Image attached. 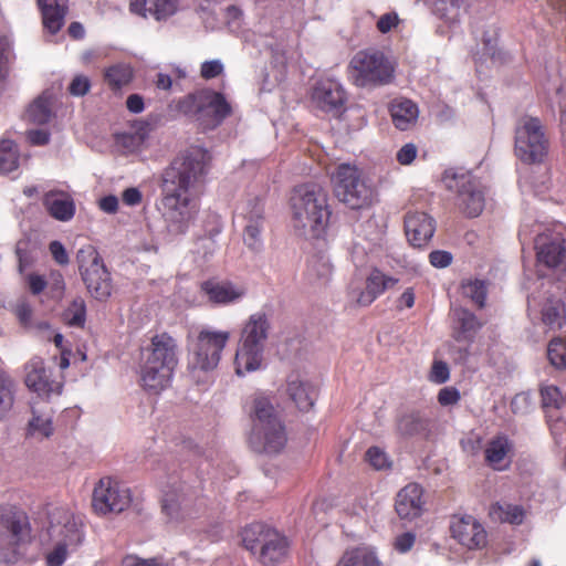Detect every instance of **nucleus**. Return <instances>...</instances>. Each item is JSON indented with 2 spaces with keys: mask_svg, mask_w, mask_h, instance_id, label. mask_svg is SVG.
<instances>
[{
  "mask_svg": "<svg viewBox=\"0 0 566 566\" xmlns=\"http://www.w3.org/2000/svg\"><path fill=\"white\" fill-rule=\"evenodd\" d=\"M211 154L191 147L178 155L163 174V206L171 232L182 234L195 220L199 207L189 192L201 188L211 166Z\"/></svg>",
  "mask_w": 566,
  "mask_h": 566,
  "instance_id": "1",
  "label": "nucleus"
},
{
  "mask_svg": "<svg viewBox=\"0 0 566 566\" xmlns=\"http://www.w3.org/2000/svg\"><path fill=\"white\" fill-rule=\"evenodd\" d=\"M140 382L145 390L159 394L169 387L178 366V343L169 333L161 332L150 337L142 349Z\"/></svg>",
  "mask_w": 566,
  "mask_h": 566,
  "instance_id": "2",
  "label": "nucleus"
},
{
  "mask_svg": "<svg viewBox=\"0 0 566 566\" xmlns=\"http://www.w3.org/2000/svg\"><path fill=\"white\" fill-rule=\"evenodd\" d=\"M293 226L312 238L325 234L332 216L327 191L319 185L306 182L293 188L290 197Z\"/></svg>",
  "mask_w": 566,
  "mask_h": 566,
  "instance_id": "3",
  "label": "nucleus"
},
{
  "mask_svg": "<svg viewBox=\"0 0 566 566\" xmlns=\"http://www.w3.org/2000/svg\"><path fill=\"white\" fill-rule=\"evenodd\" d=\"M252 422L249 443L259 453L276 454L287 442L285 426L271 401L263 396L252 400L250 409Z\"/></svg>",
  "mask_w": 566,
  "mask_h": 566,
  "instance_id": "4",
  "label": "nucleus"
},
{
  "mask_svg": "<svg viewBox=\"0 0 566 566\" xmlns=\"http://www.w3.org/2000/svg\"><path fill=\"white\" fill-rule=\"evenodd\" d=\"M48 534L54 543L45 554L46 566H62L70 553L76 551L84 541L82 523L64 506L48 509Z\"/></svg>",
  "mask_w": 566,
  "mask_h": 566,
  "instance_id": "5",
  "label": "nucleus"
},
{
  "mask_svg": "<svg viewBox=\"0 0 566 566\" xmlns=\"http://www.w3.org/2000/svg\"><path fill=\"white\" fill-rule=\"evenodd\" d=\"M32 541V526L27 512L13 504L0 505V560L17 563Z\"/></svg>",
  "mask_w": 566,
  "mask_h": 566,
  "instance_id": "6",
  "label": "nucleus"
},
{
  "mask_svg": "<svg viewBox=\"0 0 566 566\" xmlns=\"http://www.w3.org/2000/svg\"><path fill=\"white\" fill-rule=\"evenodd\" d=\"M177 109L193 118L202 130L216 129L232 113L226 96L212 90H201L184 96L178 101Z\"/></svg>",
  "mask_w": 566,
  "mask_h": 566,
  "instance_id": "7",
  "label": "nucleus"
},
{
  "mask_svg": "<svg viewBox=\"0 0 566 566\" xmlns=\"http://www.w3.org/2000/svg\"><path fill=\"white\" fill-rule=\"evenodd\" d=\"M242 543L262 566L281 564L289 551L284 535L264 523H251L242 531Z\"/></svg>",
  "mask_w": 566,
  "mask_h": 566,
  "instance_id": "8",
  "label": "nucleus"
},
{
  "mask_svg": "<svg viewBox=\"0 0 566 566\" xmlns=\"http://www.w3.org/2000/svg\"><path fill=\"white\" fill-rule=\"evenodd\" d=\"M269 329L270 322L265 313L258 312L249 317L234 358L235 373L239 376L260 368Z\"/></svg>",
  "mask_w": 566,
  "mask_h": 566,
  "instance_id": "9",
  "label": "nucleus"
},
{
  "mask_svg": "<svg viewBox=\"0 0 566 566\" xmlns=\"http://www.w3.org/2000/svg\"><path fill=\"white\" fill-rule=\"evenodd\" d=\"M348 73L357 87H379L388 85L395 77V66L378 50L358 51L350 60Z\"/></svg>",
  "mask_w": 566,
  "mask_h": 566,
  "instance_id": "10",
  "label": "nucleus"
},
{
  "mask_svg": "<svg viewBox=\"0 0 566 566\" xmlns=\"http://www.w3.org/2000/svg\"><path fill=\"white\" fill-rule=\"evenodd\" d=\"M333 181L337 199L348 208L358 210L371 206L375 190L357 166L340 164L334 172Z\"/></svg>",
  "mask_w": 566,
  "mask_h": 566,
  "instance_id": "11",
  "label": "nucleus"
},
{
  "mask_svg": "<svg viewBox=\"0 0 566 566\" xmlns=\"http://www.w3.org/2000/svg\"><path fill=\"white\" fill-rule=\"evenodd\" d=\"M230 339L226 331L201 329L189 348L188 368L193 378L197 371L209 373L220 363L221 354Z\"/></svg>",
  "mask_w": 566,
  "mask_h": 566,
  "instance_id": "12",
  "label": "nucleus"
},
{
  "mask_svg": "<svg viewBox=\"0 0 566 566\" xmlns=\"http://www.w3.org/2000/svg\"><path fill=\"white\" fill-rule=\"evenodd\" d=\"M78 271L90 294L96 300H107L113 290L111 273L97 249L92 244L82 247L76 253Z\"/></svg>",
  "mask_w": 566,
  "mask_h": 566,
  "instance_id": "13",
  "label": "nucleus"
},
{
  "mask_svg": "<svg viewBox=\"0 0 566 566\" xmlns=\"http://www.w3.org/2000/svg\"><path fill=\"white\" fill-rule=\"evenodd\" d=\"M548 138L537 117L524 116L515 129V155L525 164H538L548 153Z\"/></svg>",
  "mask_w": 566,
  "mask_h": 566,
  "instance_id": "14",
  "label": "nucleus"
},
{
  "mask_svg": "<svg viewBox=\"0 0 566 566\" xmlns=\"http://www.w3.org/2000/svg\"><path fill=\"white\" fill-rule=\"evenodd\" d=\"M130 503L129 489L109 476L102 478L93 490L92 507L98 515L120 513L128 509Z\"/></svg>",
  "mask_w": 566,
  "mask_h": 566,
  "instance_id": "15",
  "label": "nucleus"
},
{
  "mask_svg": "<svg viewBox=\"0 0 566 566\" xmlns=\"http://www.w3.org/2000/svg\"><path fill=\"white\" fill-rule=\"evenodd\" d=\"M346 92L335 80H318L311 93V102L317 109L324 113L338 114L346 103Z\"/></svg>",
  "mask_w": 566,
  "mask_h": 566,
  "instance_id": "16",
  "label": "nucleus"
},
{
  "mask_svg": "<svg viewBox=\"0 0 566 566\" xmlns=\"http://www.w3.org/2000/svg\"><path fill=\"white\" fill-rule=\"evenodd\" d=\"M25 386L38 394L39 397L49 398L51 395H60L63 382L51 378L44 360L40 357L31 358L24 366Z\"/></svg>",
  "mask_w": 566,
  "mask_h": 566,
  "instance_id": "17",
  "label": "nucleus"
},
{
  "mask_svg": "<svg viewBox=\"0 0 566 566\" xmlns=\"http://www.w3.org/2000/svg\"><path fill=\"white\" fill-rule=\"evenodd\" d=\"M405 233L415 248L427 247L436 232L434 219L422 211H409L405 216Z\"/></svg>",
  "mask_w": 566,
  "mask_h": 566,
  "instance_id": "18",
  "label": "nucleus"
},
{
  "mask_svg": "<svg viewBox=\"0 0 566 566\" xmlns=\"http://www.w3.org/2000/svg\"><path fill=\"white\" fill-rule=\"evenodd\" d=\"M243 218L247 220L243 240L249 249L258 251L262 247L261 232L264 228V206L259 198L248 201L242 207Z\"/></svg>",
  "mask_w": 566,
  "mask_h": 566,
  "instance_id": "19",
  "label": "nucleus"
},
{
  "mask_svg": "<svg viewBox=\"0 0 566 566\" xmlns=\"http://www.w3.org/2000/svg\"><path fill=\"white\" fill-rule=\"evenodd\" d=\"M201 293L214 305H228L240 300L245 291L228 280L208 279L200 284Z\"/></svg>",
  "mask_w": 566,
  "mask_h": 566,
  "instance_id": "20",
  "label": "nucleus"
},
{
  "mask_svg": "<svg viewBox=\"0 0 566 566\" xmlns=\"http://www.w3.org/2000/svg\"><path fill=\"white\" fill-rule=\"evenodd\" d=\"M423 489L418 483H409L396 496L395 510L402 520H413L423 512Z\"/></svg>",
  "mask_w": 566,
  "mask_h": 566,
  "instance_id": "21",
  "label": "nucleus"
},
{
  "mask_svg": "<svg viewBox=\"0 0 566 566\" xmlns=\"http://www.w3.org/2000/svg\"><path fill=\"white\" fill-rule=\"evenodd\" d=\"M559 235L539 234L535 240L537 261L547 268H559L566 256V247Z\"/></svg>",
  "mask_w": 566,
  "mask_h": 566,
  "instance_id": "22",
  "label": "nucleus"
},
{
  "mask_svg": "<svg viewBox=\"0 0 566 566\" xmlns=\"http://www.w3.org/2000/svg\"><path fill=\"white\" fill-rule=\"evenodd\" d=\"M399 282L394 276L386 275L379 269H373L366 277L365 290L360 291L355 303L357 306H369L386 290L394 287Z\"/></svg>",
  "mask_w": 566,
  "mask_h": 566,
  "instance_id": "23",
  "label": "nucleus"
},
{
  "mask_svg": "<svg viewBox=\"0 0 566 566\" xmlns=\"http://www.w3.org/2000/svg\"><path fill=\"white\" fill-rule=\"evenodd\" d=\"M42 23L51 34H56L64 25L69 12V0H36Z\"/></svg>",
  "mask_w": 566,
  "mask_h": 566,
  "instance_id": "24",
  "label": "nucleus"
},
{
  "mask_svg": "<svg viewBox=\"0 0 566 566\" xmlns=\"http://www.w3.org/2000/svg\"><path fill=\"white\" fill-rule=\"evenodd\" d=\"M43 206L48 213L59 221H70L75 214V202L64 191L51 190L43 196Z\"/></svg>",
  "mask_w": 566,
  "mask_h": 566,
  "instance_id": "25",
  "label": "nucleus"
},
{
  "mask_svg": "<svg viewBox=\"0 0 566 566\" xmlns=\"http://www.w3.org/2000/svg\"><path fill=\"white\" fill-rule=\"evenodd\" d=\"M514 446L505 436L494 437L485 448V460L495 470H505L512 462Z\"/></svg>",
  "mask_w": 566,
  "mask_h": 566,
  "instance_id": "26",
  "label": "nucleus"
},
{
  "mask_svg": "<svg viewBox=\"0 0 566 566\" xmlns=\"http://www.w3.org/2000/svg\"><path fill=\"white\" fill-rule=\"evenodd\" d=\"M389 113L395 127L403 132L416 125L419 109L411 99L396 98L389 105Z\"/></svg>",
  "mask_w": 566,
  "mask_h": 566,
  "instance_id": "27",
  "label": "nucleus"
},
{
  "mask_svg": "<svg viewBox=\"0 0 566 566\" xmlns=\"http://www.w3.org/2000/svg\"><path fill=\"white\" fill-rule=\"evenodd\" d=\"M485 206L484 190L480 181L468 180L462 187V212L470 218L481 214Z\"/></svg>",
  "mask_w": 566,
  "mask_h": 566,
  "instance_id": "28",
  "label": "nucleus"
},
{
  "mask_svg": "<svg viewBox=\"0 0 566 566\" xmlns=\"http://www.w3.org/2000/svg\"><path fill=\"white\" fill-rule=\"evenodd\" d=\"M286 390L290 398L301 411H308L314 406L317 391L310 382L302 381L297 377H290Z\"/></svg>",
  "mask_w": 566,
  "mask_h": 566,
  "instance_id": "29",
  "label": "nucleus"
},
{
  "mask_svg": "<svg viewBox=\"0 0 566 566\" xmlns=\"http://www.w3.org/2000/svg\"><path fill=\"white\" fill-rule=\"evenodd\" d=\"M486 545L484 527L472 516H462V546L469 549H482Z\"/></svg>",
  "mask_w": 566,
  "mask_h": 566,
  "instance_id": "30",
  "label": "nucleus"
},
{
  "mask_svg": "<svg viewBox=\"0 0 566 566\" xmlns=\"http://www.w3.org/2000/svg\"><path fill=\"white\" fill-rule=\"evenodd\" d=\"M429 421L419 411L403 413L397 420V432L403 438L426 434Z\"/></svg>",
  "mask_w": 566,
  "mask_h": 566,
  "instance_id": "31",
  "label": "nucleus"
},
{
  "mask_svg": "<svg viewBox=\"0 0 566 566\" xmlns=\"http://www.w3.org/2000/svg\"><path fill=\"white\" fill-rule=\"evenodd\" d=\"M54 432L52 412H41L32 407V417L27 426V437L38 440L49 439Z\"/></svg>",
  "mask_w": 566,
  "mask_h": 566,
  "instance_id": "32",
  "label": "nucleus"
},
{
  "mask_svg": "<svg viewBox=\"0 0 566 566\" xmlns=\"http://www.w3.org/2000/svg\"><path fill=\"white\" fill-rule=\"evenodd\" d=\"M17 387L12 377L0 368V422L8 418L15 403Z\"/></svg>",
  "mask_w": 566,
  "mask_h": 566,
  "instance_id": "33",
  "label": "nucleus"
},
{
  "mask_svg": "<svg viewBox=\"0 0 566 566\" xmlns=\"http://www.w3.org/2000/svg\"><path fill=\"white\" fill-rule=\"evenodd\" d=\"M133 78V69L125 63L111 65L104 71V81L113 91L120 90Z\"/></svg>",
  "mask_w": 566,
  "mask_h": 566,
  "instance_id": "34",
  "label": "nucleus"
},
{
  "mask_svg": "<svg viewBox=\"0 0 566 566\" xmlns=\"http://www.w3.org/2000/svg\"><path fill=\"white\" fill-rule=\"evenodd\" d=\"M337 566H381L375 553L357 547L346 551Z\"/></svg>",
  "mask_w": 566,
  "mask_h": 566,
  "instance_id": "35",
  "label": "nucleus"
},
{
  "mask_svg": "<svg viewBox=\"0 0 566 566\" xmlns=\"http://www.w3.org/2000/svg\"><path fill=\"white\" fill-rule=\"evenodd\" d=\"M52 115L50 101L45 95H40L27 108L24 117L34 124H45Z\"/></svg>",
  "mask_w": 566,
  "mask_h": 566,
  "instance_id": "36",
  "label": "nucleus"
},
{
  "mask_svg": "<svg viewBox=\"0 0 566 566\" xmlns=\"http://www.w3.org/2000/svg\"><path fill=\"white\" fill-rule=\"evenodd\" d=\"M19 166V151L17 145L9 139L0 142V172L9 174Z\"/></svg>",
  "mask_w": 566,
  "mask_h": 566,
  "instance_id": "37",
  "label": "nucleus"
},
{
  "mask_svg": "<svg viewBox=\"0 0 566 566\" xmlns=\"http://www.w3.org/2000/svg\"><path fill=\"white\" fill-rule=\"evenodd\" d=\"M542 319L552 329L560 328L565 319V308L559 300H549L543 307Z\"/></svg>",
  "mask_w": 566,
  "mask_h": 566,
  "instance_id": "38",
  "label": "nucleus"
},
{
  "mask_svg": "<svg viewBox=\"0 0 566 566\" xmlns=\"http://www.w3.org/2000/svg\"><path fill=\"white\" fill-rule=\"evenodd\" d=\"M63 318L69 326L83 327L86 321V305L82 297L72 301L63 313Z\"/></svg>",
  "mask_w": 566,
  "mask_h": 566,
  "instance_id": "39",
  "label": "nucleus"
},
{
  "mask_svg": "<svg viewBox=\"0 0 566 566\" xmlns=\"http://www.w3.org/2000/svg\"><path fill=\"white\" fill-rule=\"evenodd\" d=\"M333 266L322 259H314L307 265V279L311 283L325 284L332 275Z\"/></svg>",
  "mask_w": 566,
  "mask_h": 566,
  "instance_id": "40",
  "label": "nucleus"
},
{
  "mask_svg": "<svg viewBox=\"0 0 566 566\" xmlns=\"http://www.w3.org/2000/svg\"><path fill=\"white\" fill-rule=\"evenodd\" d=\"M490 514L493 518H497L502 522H509L511 524H521L523 521V510L517 505H500L495 504L491 507Z\"/></svg>",
  "mask_w": 566,
  "mask_h": 566,
  "instance_id": "41",
  "label": "nucleus"
},
{
  "mask_svg": "<svg viewBox=\"0 0 566 566\" xmlns=\"http://www.w3.org/2000/svg\"><path fill=\"white\" fill-rule=\"evenodd\" d=\"M179 7V0H149V14L156 20H166L174 15Z\"/></svg>",
  "mask_w": 566,
  "mask_h": 566,
  "instance_id": "42",
  "label": "nucleus"
},
{
  "mask_svg": "<svg viewBox=\"0 0 566 566\" xmlns=\"http://www.w3.org/2000/svg\"><path fill=\"white\" fill-rule=\"evenodd\" d=\"M463 294L469 297L479 308L484 306L488 285L485 281L474 280L462 285Z\"/></svg>",
  "mask_w": 566,
  "mask_h": 566,
  "instance_id": "43",
  "label": "nucleus"
},
{
  "mask_svg": "<svg viewBox=\"0 0 566 566\" xmlns=\"http://www.w3.org/2000/svg\"><path fill=\"white\" fill-rule=\"evenodd\" d=\"M547 357L554 367H566V344L560 338L552 339L548 344Z\"/></svg>",
  "mask_w": 566,
  "mask_h": 566,
  "instance_id": "44",
  "label": "nucleus"
},
{
  "mask_svg": "<svg viewBox=\"0 0 566 566\" xmlns=\"http://www.w3.org/2000/svg\"><path fill=\"white\" fill-rule=\"evenodd\" d=\"M184 500L177 494H166L163 500V512L170 520H179L182 517Z\"/></svg>",
  "mask_w": 566,
  "mask_h": 566,
  "instance_id": "45",
  "label": "nucleus"
},
{
  "mask_svg": "<svg viewBox=\"0 0 566 566\" xmlns=\"http://www.w3.org/2000/svg\"><path fill=\"white\" fill-rule=\"evenodd\" d=\"M10 40L7 35L0 34V93L4 88V83L9 74L8 70V53L10 50Z\"/></svg>",
  "mask_w": 566,
  "mask_h": 566,
  "instance_id": "46",
  "label": "nucleus"
},
{
  "mask_svg": "<svg viewBox=\"0 0 566 566\" xmlns=\"http://www.w3.org/2000/svg\"><path fill=\"white\" fill-rule=\"evenodd\" d=\"M543 408H560L564 403L563 396L556 386H545L541 389Z\"/></svg>",
  "mask_w": 566,
  "mask_h": 566,
  "instance_id": "47",
  "label": "nucleus"
},
{
  "mask_svg": "<svg viewBox=\"0 0 566 566\" xmlns=\"http://www.w3.org/2000/svg\"><path fill=\"white\" fill-rule=\"evenodd\" d=\"M365 459L376 470H382L390 467L386 452L378 447H370L366 451Z\"/></svg>",
  "mask_w": 566,
  "mask_h": 566,
  "instance_id": "48",
  "label": "nucleus"
},
{
  "mask_svg": "<svg viewBox=\"0 0 566 566\" xmlns=\"http://www.w3.org/2000/svg\"><path fill=\"white\" fill-rule=\"evenodd\" d=\"M120 566H169V564L159 557L140 558L136 555H127L122 559Z\"/></svg>",
  "mask_w": 566,
  "mask_h": 566,
  "instance_id": "49",
  "label": "nucleus"
},
{
  "mask_svg": "<svg viewBox=\"0 0 566 566\" xmlns=\"http://www.w3.org/2000/svg\"><path fill=\"white\" fill-rule=\"evenodd\" d=\"M448 365L442 360H434L429 374V380L434 384H444L449 379Z\"/></svg>",
  "mask_w": 566,
  "mask_h": 566,
  "instance_id": "50",
  "label": "nucleus"
},
{
  "mask_svg": "<svg viewBox=\"0 0 566 566\" xmlns=\"http://www.w3.org/2000/svg\"><path fill=\"white\" fill-rule=\"evenodd\" d=\"M149 124H145L140 126L135 134H124L120 138V142L126 147H138L142 145L147 136V132L149 130Z\"/></svg>",
  "mask_w": 566,
  "mask_h": 566,
  "instance_id": "51",
  "label": "nucleus"
},
{
  "mask_svg": "<svg viewBox=\"0 0 566 566\" xmlns=\"http://www.w3.org/2000/svg\"><path fill=\"white\" fill-rule=\"evenodd\" d=\"M442 186L454 193L460 192V176L455 168L446 169L441 177Z\"/></svg>",
  "mask_w": 566,
  "mask_h": 566,
  "instance_id": "52",
  "label": "nucleus"
},
{
  "mask_svg": "<svg viewBox=\"0 0 566 566\" xmlns=\"http://www.w3.org/2000/svg\"><path fill=\"white\" fill-rule=\"evenodd\" d=\"M90 88V78L85 75H76L69 85V93L73 96H83Z\"/></svg>",
  "mask_w": 566,
  "mask_h": 566,
  "instance_id": "53",
  "label": "nucleus"
},
{
  "mask_svg": "<svg viewBox=\"0 0 566 566\" xmlns=\"http://www.w3.org/2000/svg\"><path fill=\"white\" fill-rule=\"evenodd\" d=\"M418 148L415 144H405L396 154L397 161L402 166L410 165L417 157Z\"/></svg>",
  "mask_w": 566,
  "mask_h": 566,
  "instance_id": "54",
  "label": "nucleus"
},
{
  "mask_svg": "<svg viewBox=\"0 0 566 566\" xmlns=\"http://www.w3.org/2000/svg\"><path fill=\"white\" fill-rule=\"evenodd\" d=\"M223 72V65L218 60L206 61L201 64L200 75L205 80H211L219 76Z\"/></svg>",
  "mask_w": 566,
  "mask_h": 566,
  "instance_id": "55",
  "label": "nucleus"
},
{
  "mask_svg": "<svg viewBox=\"0 0 566 566\" xmlns=\"http://www.w3.org/2000/svg\"><path fill=\"white\" fill-rule=\"evenodd\" d=\"M416 542V535L411 532H406L398 535L394 542V548L401 554L409 552Z\"/></svg>",
  "mask_w": 566,
  "mask_h": 566,
  "instance_id": "56",
  "label": "nucleus"
},
{
  "mask_svg": "<svg viewBox=\"0 0 566 566\" xmlns=\"http://www.w3.org/2000/svg\"><path fill=\"white\" fill-rule=\"evenodd\" d=\"M452 259H453L452 254L450 252L443 251V250H436V251L430 252V254H429L430 264L438 269H443V268L449 266L452 262Z\"/></svg>",
  "mask_w": 566,
  "mask_h": 566,
  "instance_id": "57",
  "label": "nucleus"
},
{
  "mask_svg": "<svg viewBox=\"0 0 566 566\" xmlns=\"http://www.w3.org/2000/svg\"><path fill=\"white\" fill-rule=\"evenodd\" d=\"M399 23V18L396 12H389L382 14L379 20L377 21V30L380 33H388L394 28H396Z\"/></svg>",
  "mask_w": 566,
  "mask_h": 566,
  "instance_id": "58",
  "label": "nucleus"
},
{
  "mask_svg": "<svg viewBox=\"0 0 566 566\" xmlns=\"http://www.w3.org/2000/svg\"><path fill=\"white\" fill-rule=\"evenodd\" d=\"M27 140L32 146H44L50 142V133L45 129H30L27 132Z\"/></svg>",
  "mask_w": 566,
  "mask_h": 566,
  "instance_id": "59",
  "label": "nucleus"
},
{
  "mask_svg": "<svg viewBox=\"0 0 566 566\" xmlns=\"http://www.w3.org/2000/svg\"><path fill=\"white\" fill-rule=\"evenodd\" d=\"M49 250L56 263L60 265H66L69 263V254L60 241H52L49 245Z\"/></svg>",
  "mask_w": 566,
  "mask_h": 566,
  "instance_id": "60",
  "label": "nucleus"
},
{
  "mask_svg": "<svg viewBox=\"0 0 566 566\" xmlns=\"http://www.w3.org/2000/svg\"><path fill=\"white\" fill-rule=\"evenodd\" d=\"M459 398L460 394L453 387H444L438 394V401L441 406L455 405Z\"/></svg>",
  "mask_w": 566,
  "mask_h": 566,
  "instance_id": "61",
  "label": "nucleus"
},
{
  "mask_svg": "<svg viewBox=\"0 0 566 566\" xmlns=\"http://www.w3.org/2000/svg\"><path fill=\"white\" fill-rule=\"evenodd\" d=\"M27 282L30 292L34 295H39L40 293H42L48 285L44 276L36 273H30L27 276Z\"/></svg>",
  "mask_w": 566,
  "mask_h": 566,
  "instance_id": "62",
  "label": "nucleus"
},
{
  "mask_svg": "<svg viewBox=\"0 0 566 566\" xmlns=\"http://www.w3.org/2000/svg\"><path fill=\"white\" fill-rule=\"evenodd\" d=\"M462 334L464 332H475L482 326V323L470 312L462 310Z\"/></svg>",
  "mask_w": 566,
  "mask_h": 566,
  "instance_id": "63",
  "label": "nucleus"
},
{
  "mask_svg": "<svg viewBox=\"0 0 566 566\" xmlns=\"http://www.w3.org/2000/svg\"><path fill=\"white\" fill-rule=\"evenodd\" d=\"M416 295L412 287H408L397 300V308H411L415 305Z\"/></svg>",
  "mask_w": 566,
  "mask_h": 566,
  "instance_id": "64",
  "label": "nucleus"
}]
</instances>
